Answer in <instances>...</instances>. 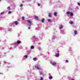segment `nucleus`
<instances>
[{"label":"nucleus","mask_w":80,"mask_h":80,"mask_svg":"<svg viewBox=\"0 0 80 80\" xmlns=\"http://www.w3.org/2000/svg\"><path fill=\"white\" fill-rule=\"evenodd\" d=\"M42 73H43V72H40V75H42Z\"/></svg>","instance_id":"a211bd4d"},{"label":"nucleus","mask_w":80,"mask_h":80,"mask_svg":"<svg viewBox=\"0 0 80 80\" xmlns=\"http://www.w3.org/2000/svg\"><path fill=\"white\" fill-rule=\"evenodd\" d=\"M38 6L39 7H40V3H38Z\"/></svg>","instance_id":"a878e982"},{"label":"nucleus","mask_w":80,"mask_h":80,"mask_svg":"<svg viewBox=\"0 0 80 80\" xmlns=\"http://www.w3.org/2000/svg\"><path fill=\"white\" fill-rule=\"evenodd\" d=\"M0 1H1V0H0Z\"/></svg>","instance_id":"72a5a7b5"},{"label":"nucleus","mask_w":80,"mask_h":80,"mask_svg":"<svg viewBox=\"0 0 80 80\" xmlns=\"http://www.w3.org/2000/svg\"><path fill=\"white\" fill-rule=\"evenodd\" d=\"M63 28L62 26H60L59 27V29H62Z\"/></svg>","instance_id":"9b49d317"},{"label":"nucleus","mask_w":80,"mask_h":80,"mask_svg":"<svg viewBox=\"0 0 80 80\" xmlns=\"http://www.w3.org/2000/svg\"><path fill=\"white\" fill-rule=\"evenodd\" d=\"M69 13H70V11H68L67 12V14H69Z\"/></svg>","instance_id":"4468645a"},{"label":"nucleus","mask_w":80,"mask_h":80,"mask_svg":"<svg viewBox=\"0 0 80 80\" xmlns=\"http://www.w3.org/2000/svg\"><path fill=\"white\" fill-rule=\"evenodd\" d=\"M7 8V9H8V10H10V7H8Z\"/></svg>","instance_id":"2eb2a0df"},{"label":"nucleus","mask_w":80,"mask_h":80,"mask_svg":"<svg viewBox=\"0 0 80 80\" xmlns=\"http://www.w3.org/2000/svg\"><path fill=\"white\" fill-rule=\"evenodd\" d=\"M27 22H28V23H32V22H31V21H30L29 20H28Z\"/></svg>","instance_id":"423d86ee"},{"label":"nucleus","mask_w":80,"mask_h":80,"mask_svg":"<svg viewBox=\"0 0 80 80\" xmlns=\"http://www.w3.org/2000/svg\"><path fill=\"white\" fill-rule=\"evenodd\" d=\"M52 65H56V64H57V63L55 62H53L51 63Z\"/></svg>","instance_id":"39448f33"},{"label":"nucleus","mask_w":80,"mask_h":80,"mask_svg":"<svg viewBox=\"0 0 80 80\" xmlns=\"http://www.w3.org/2000/svg\"><path fill=\"white\" fill-rule=\"evenodd\" d=\"M11 13H12V12H11V11H9V12H8V14H10Z\"/></svg>","instance_id":"412c9836"},{"label":"nucleus","mask_w":80,"mask_h":80,"mask_svg":"<svg viewBox=\"0 0 80 80\" xmlns=\"http://www.w3.org/2000/svg\"><path fill=\"white\" fill-rule=\"evenodd\" d=\"M24 57H25V58H27V57H28L27 56V55L24 56Z\"/></svg>","instance_id":"393cba45"},{"label":"nucleus","mask_w":80,"mask_h":80,"mask_svg":"<svg viewBox=\"0 0 80 80\" xmlns=\"http://www.w3.org/2000/svg\"><path fill=\"white\" fill-rule=\"evenodd\" d=\"M73 22L71 21V22H70V24H73Z\"/></svg>","instance_id":"dca6fc26"},{"label":"nucleus","mask_w":80,"mask_h":80,"mask_svg":"<svg viewBox=\"0 0 80 80\" xmlns=\"http://www.w3.org/2000/svg\"><path fill=\"white\" fill-rule=\"evenodd\" d=\"M70 15L71 16H73V13L72 12H71Z\"/></svg>","instance_id":"6ab92c4d"},{"label":"nucleus","mask_w":80,"mask_h":80,"mask_svg":"<svg viewBox=\"0 0 80 80\" xmlns=\"http://www.w3.org/2000/svg\"><path fill=\"white\" fill-rule=\"evenodd\" d=\"M4 13H5V12H1V14H3Z\"/></svg>","instance_id":"4be33fe9"},{"label":"nucleus","mask_w":80,"mask_h":80,"mask_svg":"<svg viewBox=\"0 0 80 80\" xmlns=\"http://www.w3.org/2000/svg\"><path fill=\"white\" fill-rule=\"evenodd\" d=\"M44 20H45V19H42L41 20L42 22V23L44 22Z\"/></svg>","instance_id":"9d476101"},{"label":"nucleus","mask_w":80,"mask_h":80,"mask_svg":"<svg viewBox=\"0 0 80 80\" xmlns=\"http://www.w3.org/2000/svg\"><path fill=\"white\" fill-rule=\"evenodd\" d=\"M74 33L75 35H77V31L75 30L74 31Z\"/></svg>","instance_id":"0eeeda50"},{"label":"nucleus","mask_w":80,"mask_h":80,"mask_svg":"<svg viewBox=\"0 0 80 80\" xmlns=\"http://www.w3.org/2000/svg\"><path fill=\"white\" fill-rule=\"evenodd\" d=\"M40 80H43V78H42V77L41 78Z\"/></svg>","instance_id":"c85d7f7f"},{"label":"nucleus","mask_w":80,"mask_h":80,"mask_svg":"<svg viewBox=\"0 0 80 80\" xmlns=\"http://www.w3.org/2000/svg\"><path fill=\"white\" fill-rule=\"evenodd\" d=\"M55 57H59V53L56 54Z\"/></svg>","instance_id":"7ed1b4c3"},{"label":"nucleus","mask_w":80,"mask_h":80,"mask_svg":"<svg viewBox=\"0 0 80 80\" xmlns=\"http://www.w3.org/2000/svg\"><path fill=\"white\" fill-rule=\"evenodd\" d=\"M68 60H67L66 61V63H68Z\"/></svg>","instance_id":"bb28decb"},{"label":"nucleus","mask_w":80,"mask_h":80,"mask_svg":"<svg viewBox=\"0 0 80 80\" xmlns=\"http://www.w3.org/2000/svg\"><path fill=\"white\" fill-rule=\"evenodd\" d=\"M35 18H36V19H37V20H38V17H37V16L35 17Z\"/></svg>","instance_id":"b1692460"},{"label":"nucleus","mask_w":80,"mask_h":80,"mask_svg":"<svg viewBox=\"0 0 80 80\" xmlns=\"http://www.w3.org/2000/svg\"><path fill=\"white\" fill-rule=\"evenodd\" d=\"M48 17H51V13H48Z\"/></svg>","instance_id":"1a4fd4ad"},{"label":"nucleus","mask_w":80,"mask_h":80,"mask_svg":"<svg viewBox=\"0 0 80 80\" xmlns=\"http://www.w3.org/2000/svg\"><path fill=\"white\" fill-rule=\"evenodd\" d=\"M72 80H74V79H72Z\"/></svg>","instance_id":"473e14b6"},{"label":"nucleus","mask_w":80,"mask_h":80,"mask_svg":"<svg viewBox=\"0 0 80 80\" xmlns=\"http://www.w3.org/2000/svg\"><path fill=\"white\" fill-rule=\"evenodd\" d=\"M22 43V42L20 40H18L17 41V44H18H18H20V43Z\"/></svg>","instance_id":"f03ea898"},{"label":"nucleus","mask_w":80,"mask_h":80,"mask_svg":"<svg viewBox=\"0 0 80 80\" xmlns=\"http://www.w3.org/2000/svg\"><path fill=\"white\" fill-rule=\"evenodd\" d=\"M24 18H25L24 17H22V20H24Z\"/></svg>","instance_id":"aec40b11"},{"label":"nucleus","mask_w":80,"mask_h":80,"mask_svg":"<svg viewBox=\"0 0 80 80\" xmlns=\"http://www.w3.org/2000/svg\"><path fill=\"white\" fill-rule=\"evenodd\" d=\"M14 23H15V25H17L18 24V22L17 21L14 22Z\"/></svg>","instance_id":"6e6552de"},{"label":"nucleus","mask_w":80,"mask_h":80,"mask_svg":"<svg viewBox=\"0 0 80 80\" xmlns=\"http://www.w3.org/2000/svg\"><path fill=\"white\" fill-rule=\"evenodd\" d=\"M33 60L34 61H36L37 60V58H33Z\"/></svg>","instance_id":"ddd939ff"},{"label":"nucleus","mask_w":80,"mask_h":80,"mask_svg":"<svg viewBox=\"0 0 80 80\" xmlns=\"http://www.w3.org/2000/svg\"><path fill=\"white\" fill-rule=\"evenodd\" d=\"M22 6H23V4H21L20 5V7H22Z\"/></svg>","instance_id":"5701e85b"},{"label":"nucleus","mask_w":80,"mask_h":80,"mask_svg":"<svg viewBox=\"0 0 80 80\" xmlns=\"http://www.w3.org/2000/svg\"><path fill=\"white\" fill-rule=\"evenodd\" d=\"M30 28H31L30 26L29 27H28V29H30Z\"/></svg>","instance_id":"c756f323"},{"label":"nucleus","mask_w":80,"mask_h":80,"mask_svg":"<svg viewBox=\"0 0 80 80\" xmlns=\"http://www.w3.org/2000/svg\"><path fill=\"white\" fill-rule=\"evenodd\" d=\"M35 68H37V69H38V70H40V68L37 65L35 66Z\"/></svg>","instance_id":"f257e3e1"},{"label":"nucleus","mask_w":80,"mask_h":80,"mask_svg":"<svg viewBox=\"0 0 80 80\" xmlns=\"http://www.w3.org/2000/svg\"><path fill=\"white\" fill-rule=\"evenodd\" d=\"M48 20L49 22H50V19H48Z\"/></svg>","instance_id":"cd10ccee"},{"label":"nucleus","mask_w":80,"mask_h":80,"mask_svg":"<svg viewBox=\"0 0 80 80\" xmlns=\"http://www.w3.org/2000/svg\"><path fill=\"white\" fill-rule=\"evenodd\" d=\"M52 76H50L49 77V79H52Z\"/></svg>","instance_id":"f3484780"},{"label":"nucleus","mask_w":80,"mask_h":80,"mask_svg":"<svg viewBox=\"0 0 80 80\" xmlns=\"http://www.w3.org/2000/svg\"><path fill=\"white\" fill-rule=\"evenodd\" d=\"M78 5H79L80 6V3H78Z\"/></svg>","instance_id":"7c9ffc66"},{"label":"nucleus","mask_w":80,"mask_h":80,"mask_svg":"<svg viewBox=\"0 0 80 80\" xmlns=\"http://www.w3.org/2000/svg\"><path fill=\"white\" fill-rule=\"evenodd\" d=\"M31 49H33L34 48V47L33 46H31Z\"/></svg>","instance_id":"f8f14e48"},{"label":"nucleus","mask_w":80,"mask_h":80,"mask_svg":"<svg viewBox=\"0 0 80 80\" xmlns=\"http://www.w3.org/2000/svg\"><path fill=\"white\" fill-rule=\"evenodd\" d=\"M57 13L56 12H54V15L55 17H57Z\"/></svg>","instance_id":"20e7f679"},{"label":"nucleus","mask_w":80,"mask_h":80,"mask_svg":"<svg viewBox=\"0 0 80 80\" xmlns=\"http://www.w3.org/2000/svg\"><path fill=\"white\" fill-rule=\"evenodd\" d=\"M0 74H3L2 73H0Z\"/></svg>","instance_id":"2f4dec72"}]
</instances>
